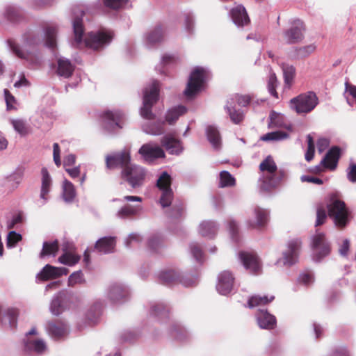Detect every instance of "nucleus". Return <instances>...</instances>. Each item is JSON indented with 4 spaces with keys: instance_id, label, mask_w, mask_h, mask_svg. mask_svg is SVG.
<instances>
[{
    "instance_id": "49530a36",
    "label": "nucleus",
    "mask_w": 356,
    "mask_h": 356,
    "mask_svg": "<svg viewBox=\"0 0 356 356\" xmlns=\"http://www.w3.org/2000/svg\"><path fill=\"white\" fill-rule=\"evenodd\" d=\"M63 250L65 252L59 257L58 259L59 263L72 266L79 261L81 258L79 255L67 252L66 249L64 248Z\"/></svg>"
},
{
    "instance_id": "13d9d810",
    "label": "nucleus",
    "mask_w": 356,
    "mask_h": 356,
    "mask_svg": "<svg viewBox=\"0 0 356 356\" xmlns=\"http://www.w3.org/2000/svg\"><path fill=\"white\" fill-rule=\"evenodd\" d=\"M85 282L84 275L81 270L72 273L68 277V286H74L76 284H81Z\"/></svg>"
},
{
    "instance_id": "864d4df0",
    "label": "nucleus",
    "mask_w": 356,
    "mask_h": 356,
    "mask_svg": "<svg viewBox=\"0 0 356 356\" xmlns=\"http://www.w3.org/2000/svg\"><path fill=\"white\" fill-rule=\"evenodd\" d=\"M279 85V81L277 79L275 74L270 70L268 80V92L275 98H278V93L276 91V88Z\"/></svg>"
},
{
    "instance_id": "72a5a7b5",
    "label": "nucleus",
    "mask_w": 356,
    "mask_h": 356,
    "mask_svg": "<svg viewBox=\"0 0 356 356\" xmlns=\"http://www.w3.org/2000/svg\"><path fill=\"white\" fill-rule=\"evenodd\" d=\"M149 315L157 317L160 321H165L169 317V311L164 304L154 302L150 306Z\"/></svg>"
},
{
    "instance_id": "b1692460",
    "label": "nucleus",
    "mask_w": 356,
    "mask_h": 356,
    "mask_svg": "<svg viewBox=\"0 0 356 356\" xmlns=\"http://www.w3.org/2000/svg\"><path fill=\"white\" fill-rule=\"evenodd\" d=\"M339 157L340 148L337 146L332 147L323 158L320 164L316 166V168L320 170L321 166H323L325 168L333 170L337 168Z\"/></svg>"
},
{
    "instance_id": "4be33fe9",
    "label": "nucleus",
    "mask_w": 356,
    "mask_h": 356,
    "mask_svg": "<svg viewBox=\"0 0 356 356\" xmlns=\"http://www.w3.org/2000/svg\"><path fill=\"white\" fill-rule=\"evenodd\" d=\"M268 211L259 207H255L252 211L253 217L248 221V225L252 229H261L268 220Z\"/></svg>"
},
{
    "instance_id": "09e8293b",
    "label": "nucleus",
    "mask_w": 356,
    "mask_h": 356,
    "mask_svg": "<svg viewBox=\"0 0 356 356\" xmlns=\"http://www.w3.org/2000/svg\"><path fill=\"white\" fill-rule=\"evenodd\" d=\"M289 135L284 131H277L267 133L261 136L260 140L263 141H280L287 139Z\"/></svg>"
},
{
    "instance_id": "473e14b6",
    "label": "nucleus",
    "mask_w": 356,
    "mask_h": 356,
    "mask_svg": "<svg viewBox=\"0 0 356 356\" xmlns=\"http://www.w3.org/2000/svg\"><path fill=\"white\" fill-rule=\"evenodd\" d=\"M218 229V226L216 222L205 220L200 224L198 231L201 236L208 238H212L216 236Z\"/></svg>"
},
{
    "instance_id": "79ce46f5",
    "label": "nucleus",
    "mask_w": 356,
    "mask_h": 356,
    "mask_svg": "<svg viewBox=\"0 0 356 356\" xmlns=\"http://www.w3.org/2000/svg\"><path fill=\"white\" fill-rule=\"evenodd\" d=\"M58 251V243L57 240L54 241H44L42 244V249L40 253V257L43 258L46 256L56 257Z\"/></svg>"
},
{
    "instance_id": "de8ad7c7",
    "label": "nucleus",
    "mask_w": 356,
    "mask_h": 356,
    "mask_svg": "<svg viewBox=\"0 0 356 356\" xmlns=\"http://www.w3.org/2000/svg\"><path fill=\"white\" fill-rule=\"evenodd\" d=\"M138 210L139 208L136 206L126 204L118 211L116 216L121 219H126L136 215Z\"/></svg>"
},
{
    "instance_id": "ddd939ff",
    "label": "nucleus",
    "mask_w": 356,
    "mask_h": 356,
    "mask_svg": "<svg viewBox=\"0 0 356 356\" xmlns=\"http://www.w3.org/2000/svg\"><path fill=\"white\" fill-rule=\"evenodd\" d=\"M291 26L283 33V38L288 44H293L300 42L304 39L305 30L302 21L295 19L291 21Z\"/></svg>"
},
{
    "instance_id": "680f3d73",
    "label": "nucleus",
    "mask_w": 356,
    "mask_h": 356,
    "mask_svg": "<svg viewBox=\"0 0 356 356\" xmlns=\"http://www.w3.org/2000/svg\"><path fill=\"white\" fill-rule=\"evenodd\" d=\"M170 334L179 340H182L186 337V331L179 325L175 324L170 329Z\"/></svg>"
},
{
    "instance_id": "aec40b11",
    "label": "nucleus",
    "mask_w": 356,
    "mask_h": 356,
    "mask_svg": "<svg viewBox=\"0 0 356 356\" xmlns=\"http://www.w3.org/2000/svg\"><path fill=\"white\" fill-rule=\"evenodd\" d=\"M258 326L264 330H273L277 326L276 317L270 314L267 309H259L255 314Z\"/></svg>"
},
{
    "instance_id": "bf43d9fd",
    "label": "nucleus",
    "mask_w": 356,
    "mask_h": 356,
    "mask_svg": "<svg viewBox=\"0 0 356 356\" xmlns=\"http://www.w3.org/2000/svg\"><path fill=\"white\" fill-rule=\"evenodd\" d=\"M3 92L7 111L17 110V102L15 97L8 89H4Z\"/></svg>"
},
{
    "instance_id": "0eeeda50",
    "label": "nucleus",
    "mask_w": 356,
    "mask_h": 356,
    "mask_svg": "<svg viewBox=\"0 0 356 356\" xmlns=\"http://www.w3.org/2000/svg\"><path fill=\"white\" fill-rule=\"evenodd\" d=\"M318 104V99L314 92L300 94L290 100V107L298 114L311 112Z\"/></svg>"
},
{
    "instance_id": "39448f33",
    "label": "nucleus",
    "mask_w": 356,
    "mask_h": 356,
    "mask_svg": "<svg viewBox=\"0 0 356 356\" xmlns=\"http://www.w3.org/2000/svg\"><path fill=\"white\" fill-rule=\"evenodd\" d=\"M159 82L156 80H154L144 88L143 106L140 108V115L143 118L147 120L153 118L152 107L159 99Z\"/></svg>"
},
{
    "instance_id": "7ed1b4c3",
    "label": "nucleus",
    "mask_w": 356,
    "mask_h": 356,
    "mask_svg": "<svg viewBox=\"0 0 356 356\" xmlns=\"http://www.w3.org/2000/svg\"><path fill=\"white\" fill-rule=\"evenodd\" d=\"M262 172H268L264 177L261 188L265 191H270L275 188L284 178L285 174L283 170L277 171V167L271 156H268L259 165Z\"/></svg>"
},
{
    "instance_id": "3c124183",
    "label": "nucleus",
    "mask_w": 356,
    "mask_h": 356,
    "mask_svg": "<svg viewBox=\"0 0 356 356\" xmlns=\"http://www.w3.org/2000/svg\"><path fill=\"white\" fill-rule=\"evenodd\" d=\"M102 307V302L98 301L95 302L90 307V308L86 312V318L88 319L89 322L94 323L97 320L101 311Z\"/></svg>"
},
{
    "instance_id": "393cba45",
    "label": "nucleus",
    "mask_w": 356,
    "mask_h": 356,
    "mask_svg": "<svg viewBox=\"0 0 356 356\" xmlns=\"http://www.w3.org/2000/svg\"><path fill=\"white\" fill-rule=\"evenodd\" d=\"M161 143L170 154L179 155L184 150L181 142L169 134L161 138Z\"/></svg>"
},
{
    "instance_id": "dca6fc26",
    "label": "nucleus",
    "mask_w": 356,
    "mask_h": 356,
    "mask_svg": "<svg viewBox=\"0 0 356 356\" xmlns=\"http://www.w3.org/2000/svg\"><path fill=\"white\" fill-rule=\"evenodd\" d=\"M234 276L229 270L220 272L217 277L216 289L218 293L222 296L229 295L234 289Z\"/></svg>"
},
{
    "instance_id": "bb28decb",
    "label": "nucleus",
    "mask_w": 356,
    "mask_h": 356,
    "mask_svg": "<svg viewBox=\"0 0 356 356\" xmlns=\"http://www.w3.org/2000/svg\"><path fill=\"white\" fill-rule=\"evenodd\" d=\"M165 36V32L161 26L158 25L145 35V44L151 48L161 43Z\"/></svg>"
},
{
    "instance_id": "052dcab7",
    "label": "nucleus",
    "mask_w": 356,
    "mask_h": 356,
    "mask_svg": "<svg viewBox=\"0 0 356 356\" xmlns=\"http://www.w3.org/2000/svg\"><path fill=\"white\" fill-rule=\"evenodd\" d=\"M22 235L17 233L15 231H10L7 236L6 245L8 248H11L16 245V244L22 240Z\"/></svg>"
},
{
    "instance_id": "7c9ffc66",
    "label": "nucleus",
    "mask_w": 356,
    "mask_h": 356,
    "mask_svg": "<svg viewBox=\"0 0 356 356\" xmlns=\"http://www.w3.org/2000/svg\"><path fill=\"white\" fill-rule=\"evenodd\" d=\"M24 350L28 353L40 355L47 350V344L42 339H26L24 341Z\"/></svg>"
},
{
    "instance_id": "c9c22d12",
    "label": "nucleus",
    "mask_w": 356,
    "mask_h": 356,
    "mask_svg": "<svg viewBox=\"0 0 356 356\" xmlns=\"http://www.w3.org/2000/svg\"><path fill=\"white\" fill-rule=\"evenodd\" d=\"M164 121H158L154 123L147 122L143 126L145 133L153 136H160L164 134Z\"/></svg>"
},
{
    "instance_id": "c756f323",
    "label": "nucleus",
    "mask_w": 356,
    "mask_h": 356,
    "mask_svg": "<svg viewBox=\"0 0 356 356\" xmlns=\"http://www.w3.org/2000/svg\"><path fill=\"white\" fill-rule=\"evenodd\" d=\"M74 70V66L69 59L65 57L58 58L56 72L59 76L67 79L72 76Z\"/></svg>"
},
{
    "instance_id": "cd10ccee",
    "label": "nucleus",
    "mask_w": 356,
    "mask_h": 356,
    "mask_svg": "<svg viewBox=\"0 0 356 356\" xmlns=\"http://www.w3.org/2000/svg\"><path fill=\"white\" fill-rule=\"evenodd\" d=\"M115 245V237L104 236L97 241L95 248L99 253L106 254L113 252Z\"/></svg>"
},
{
    "instance_id": "a18cd8bd",
    "label": "nucleus",
    "mask_w": 356,
    "mask_h": 356,
    "mask_svg": "<svg viewBox=\"0 0 356 356\" xmlns=\"http://www.w3.org/2000/svg\"><path fill=\"white\" fill-rule=\"evenodd\" d=\"M316 49L314 44H308L301 47H296L293 50L291 56L296 59H300L309 56Z\"/></svg>"
},
{
    "instance_id": "9b49d317",
    "label": "nucleus",
    "mask_w": 356,
    "mask_h": 356,
    "mask_svg": "<svg viewBox=\"0 0 356 356\" xmlns=\"http://www.w3.org/2000/svg\"><path fill=\"white\" fill-rule=\"evenodd\" d=\"M301 246L302 241L299 238L289 241L286 249L282 252V257L277 260L276 264L286 266L295 264L298 260Z\"/></svg>"
},
{
    "instance_id": "f3484780",
    "label": "nucleus",
    "mask_w": 356,
    "mask_h": 356,
    "mask_svg": "<svg viewBox=\"0 0 356 356\" xmlns=\"http://www.w3.org/2000/svg\"><path fill=\"white\" fill-rule=\"evenodd\" d=\"M129 295L128 286L122 283H113L107 289V298L115 303L127 301Z\"/></svg>"
},
{
    "instance_id": "4468645a",
    "label": "nucleus",
    "mask_w": 356,
    "mask_h": 356,
    "mask_svg": "<svg viewBox=\"0 0 356 356\" xmlns=\"http://www.w3.org/2000/svg\"><path fill=\"white\" fill-rule=\"evenodd\" d=\"M130 152L127 149H122L119 152H113L106 156V165L108 169L121 168L124 169L131 163Z\"/></svg>"
},
{
    "instance_id": "37998d69",
    "label": "nucleus",
    "mask_w": 356,
    "mask_h": 356,
    "mask_svg": "<svg viewBox=\"0 0 356 356\" xmlns=\"http://www.w3.org/2000/svg\"><path fill=\"white\" fill-rule=\"evenodd\" d=\"M22 175L18 173L13 174L8 177L3 183L6 191L10 193L16 189L22 181Z\"/></svg>"
},
{
    "instance_id": "1a4fd4ad",
    "label": "nucleus",
    "mask_w": 356,
    "mask_h": 356,
    "mask_svg": "<svg viewBox=\"0 0 356 356\" xmlns=\"http://www.w3.org/2000/svg\"><path fill=\"white\" fill-rule=\"evenodd\" d=\"M146 172L143 167L130 164L122 170L121 177L123 180L127 181L133 188H138L143 186Z\"/></svg>"
},
{
    "instance_id": "9d476101",
    "label": "nucleus",
    "mask_w": 356,
    "mask_h": 356,
    "mask_svg": "<svg viewBox=\"0 0 356 356\" xmlns=\"http://www.w3.org/2000/svg\"><path fill=\"white\" fill-rule=\"evenodd\" d=\"M311 247L312 259L316 262H320L329 255L331 251L330 243L323 233L318 232L312 237Z\"/></svg>"
},
{
    "instance_id": "20e7f679",
    "label": "nucleus",
    "mask_w": 356,
    "mask_h": 356,
    "mask_svg": "<svg viewBox=\"0 0 356 356\" xmlns=\"http://www.w3.org/2000/svg\"><path fill=\"white\" fill-rule=\"evenodd\" d=\"M327 207L328 216L334 225L339 229L344 228L350 220V213L345 202L332 197Z\"/></svg>"
},
{
    "instance_id": "a211bd4d",
    "label": "nucleus",
    "mask_w": 356,
    "mask_h": 356,
    "mask_svg": "<svg viewBox=\"0 0 356 356\" xmlns=\"http://www.w3.org/2000/svg\"><path fill=\"white\" fill-rule=\"evenodd\" d=\"M138 153L147 162H153L154 160L165 156L163 149L158 145L147 143L141 146Z\"/></svg>"
},
{
    "instance_id": "338daca9",
    "label": "nucleus",
    "mask_w": 356,
    "mask_h": 356,
    "mask_svg": "<svg viewBox=\"0 0 356 356\" xmlns=\"http://www.w3.org/2000/svg\"><path fill=\"white\" fill-rule=\"evenodd\" d=\"M299 282L309 286L312 284L314 281V275L312 273H301L298 277Z\"/></svg>"
},
{
    "instance_id": "ea45409f",
    "label": "nucleus",
    "mask_w": 356,
    "mask_h": 356,
    "mask_svg": "<svg viewBox=\"0 0 356 356\" xmlns=\"http://www.w3.org/2000/svg\"><path fill=\"white\" fill-rule=\"evenodd\" d=\"M186 111V107L182 105L172 107L168 111L165 115L166 122L170 124H172L181 115H184Z\"/></svg>"
},
{
    "instance_id": "f257e3e1",
    "label": "nucleus",
    "mask_w": 356,
    "mask_h": 356,
    "mask_svg": "<svg viewBox=\"0 0 356 356\" xmlns=\"http://www.w3.org/2000/svg\"><path fill=\"white\" fill-rule=\"evenodd\" d=\"M58 26L56 24H46L40 31H29L24 35V45L21 47L13 40H8L10 51L18 58L26 60L31 65L40 63L37 47L43 44L44 47L54 50L57 47Z\"/></svg>"
},
{
    "instance_id": "8fccbe9b",
    "label": "nucleus",
    "mask_w": 356,
    "mask_h": 356,
    "mask_svg": "<svg viewBox=\"0 0 356 356\" xmlns=\"http://www.w3.org/2000/svg\"><path fill=\"white\" fill-rule=\"evenodd\" d=\"M189 250L191 254L195 260L200 264H202L204 261V253L202 246L197 242H192L189 245Z\"/></svg>"
},
{
    "instance_id": "a19ab883",
    "label": "nucleus",
    "mask_w": 356,
    "mask_h": 356,
    "mask_svg": "<svg viewBox=\"0 0 356 356\" xmlns=\"http://www.w3.org/2000/svg\"><path fill=\"white\" fill-rule=\"evenodd\" d=\"M274 299V296H252L248 299V307L252 309L257 306L265 305L272 302Z\"/></svg>"
},
{
    "instance_id": "c85d7f7f",
    "label": "nucleus",
    "mask_w": 356,
    "mask_h": 356,
    "mask_svg": "<svg viewBox=\"0 0 356 356\" xmlns=\"http://www.w3.org/2000/svg\"><path fill=\"white\" fill-rule=\"evenodd\" d=\"M65 298V293L63 291L54 296L49 306V310L53 315L59 316L66 309Z\"/></svg>"
},
{
    "instance_id": "4d7b16f0",
    "label": "nucleus",
    "mask_w": 356,
    "mask_h": 356,
    "mask_svg": "<svg viewBox=\"0 0 356 356\" xmlns=\"http://www.w3.org/2000/svg\"><path fill=\"white\" fill-rule=\"evenodd\" d=\"M198 277L195 275H183L180 272L178 283L181 284L185 287L194 286L197 284Z\"/></svg>"
},
{
    "instance_id": "e433bc0d",
    "label": "nucleus",
    "mask_w": 356,
    "mask_h": 356,
    "mask_svg": "<svg viewBox=\"0 0 356 356\" xmlns=\"http://www.w3.org/2000/svg\"><path fill=\"white\" fill-rule=\"evenodd\" d=\"M62 197L67 203H72L76 195L74 186L67 179H65L62 185Z\"/></svg>"
},
{
    "instance_id": "a878e982",
    "label": "nucleus",
    "mask_w": 356,
    "mask_h": 356,
    "mask_svg": "<svg viewBox=\"0 0 356 356\" xmlns=\"http://www.w3.org/2000/svg\"><path fill=\"white\" fill-rule=\"evenodd\" d=\"M229 15L232 22L238 27H243L250 22L248 13L243 5H237L233 7Z\"/></svg>"
},
{
    "instance_id": "4c0bfd02",
    "label": "nucleus",
    "mask_w": 356,
    "mask_h": 356,
    "mask_svg": "<svg viewBox=\"0 0 356 356\" xmlns=\"http://www.w3.org/2000/svg\"><path fill=\"white\" fill-rule=\"evenodd\" d=\"M234 102L233 99H231L227 101V104L225 106V110L227 111V113L229 114L231 120L234 124H239L244 118L243 112L240 109H236L233 104Z\"/></svg>"
},
{
    "instance_id": "c03bdc74",
    "label": "nucleus",
    "mask_w": 356,
    "mask_h": 356,
    "mask_svg": "<svg viewBox=\"0 0 356 356\" xmlns=\"http://www.w3.org/2000/svg\"><path fill=\"white\" fill-rule=\"evenodd\" d=\"M147 247L154 252H160L164 248L162 237L157 234L150 236L147 240Z\"/></svg>"
},
{
    "instance_id": "f8f14e48",
    "label": "nucleus",
    "mask_w": 356,
    "mask_h": 356,
    "mask_svg": "<svg viewBox=\"0 0 356 356\" xmlns=\"http://www.w3.org/2000/svg\"><path fill=\"white\" fill-rule=\"evenodd\" d=\"M171 184V176L166 171L162 172L156 180V186L161 192L160 203L163 208L169 207L173 198Z\"/></svg>"
},
{
    "instance_id": "2eb2a0df",
    "label": "nucleus",
    "mask_w": 356,
    "mask_h": 356,
    "mask_svg": "<svg viewBox=\"0 0 356 356\" xmlns=\"http://www.w3.org/2000/svg\"><path fill=\"white\" fill-rule=\"evenodd\" d=\"M69 270L65 267H56L50 264H46L40 272L36 274L37 283L43 282L49 280L59 278L62 275L68 273Z\"/></svg>"
},
{
    "instance_id": "6e6d98bb",
    "label": "nucleus",
    "mask_w": 356,
    "mask_h": 356,
    "mask_svg": "<svg viewBox=\"0 0 356 356\" xmlns=\"http://www.w3.org/2000/svg\"><path fill=\"white\" fill-rule=\"evenodd\" d=\"M11 124L16 132L20 135H25L28 132L26 121L22 119H13Z\"/></svg>"
},
{
    "instance_id": "423d86ee",
    "label": "nucleus",
    "mask_w": 356,
    "mask_h": 356,
    "mask_svg": "<svg viewBox=\"0 0 356 356\" xmlns=\"http://www.w3.org/2000/svg\"><path fill=\"white\" fill-rule=\"evenodd\" d=\"M26 22V16L22 9L13 4L6 5L0 10V25L5 29H9Z\"/></svg>"
},
{
    "instance_id": "f03ea898",
    "label": "nucleus",
    "mask_w": 356,
    "mask_h": 356,
    "mask_svg": "<svg viewBox=\"0 0 356 356\" xmlns=\"http://www.w3.org/2000/svg\"><path fill=\"white\" fill-rule=\"evenodd\" d=\"M79 13L80 17L76 16L72 20L74 39L71 42V45L79 47L84 42L87 47L95 51H101L108 47L114 36L113 31L110 30L102 29L89 32L86 35L84 40H83L84 28L82 17L84 13L82 10H80Z\"/></svg>"
},
{
    "instance_id": "0e129e2a",
    "label": "nucleus",
    "mask_w": 356,
    "mask_h": 356,
    "mask_svg": "<svg viewBox=\"0 0 356 356\" xmlns=\"http://www.w3.org/2000/svg\"><path fill=\"white\" fill-rule=\"evenodd\" d=\"M143 240L142 236L137 233H131L124 241V245L127 248L132 247V243H140Z\"/></svg>"
},
{
    "instance_id": "6e6552de",
    "label": "nucleus",
    "mask_w": 356,
    "mask_h": 356,
    "mask_svg": "<svg viewBox=\"0 0 356 356\" xmlns=\"http://www.w3.org/2000/svg\"><path fill=\"white\" fill-rule=\"evenodd\" d=\"M208 71L201 67H195L191 72L184 95L187 97H192L199 92L203 88L207 78Z\"/></svg>"
},
{
    "instance_id": "412c9836",
    "label": "nucleus",
    "mask_w": 356,
    "mask_h": 356,
    "mask_svg": "<svg viewBox=\"0 0 356 356\" xmlns=\"http://www.w3.org/2000/svg\"><path fill=\"white\" fill-rule=\"evenodd\" d=\"M239 259L245 268L249 270L250 273L258 274L261 272V262L256 254L242 252L239 254Z\"/></svg>"
},
{
    "instance_id": "5701e85b",
    "label": "nucleus",
    "mask_w": 356,
    "mask_h": 356,
    "mask_svg": "<svg viewBox=\"0 0 356 356\" xmlns=\"http://www.w3.org/2000/svg\"><path fill=\"white\" fill-rule=\"evenodd\" d=\"M47 332L54 339H60L69 334L68 325L63 321H49L45 326Z\"/></svg>"
},
{
    "instance_id": "e2e57ef3",
    "label": "nucleus",
    "mask_w": 356,
    "mask_h": 356,
    "mask_svg": "<svg viewBox=\"0 0 356 356\" xmlns=\"http://www.w3.org/2000/svg\"><path fill=\"white\" fill-rule=\"evenodd\" d=\"M42 173V189L47 190L50 191V187L51 185V178L46 168H42L41 170Z\"/></svg>"
},
{
    "instance_id": "69168bd1",
    "label": "nucleus",
    "mask_w": 356,
    "mask_h": 356,
    "mask_svg": "<svg viewBox=\"0 0 356 356\" xmlns=\"http://www.w3.org/2000/svg\"><path fill=\"white\" fill-rule=\"evenodd\" d=\"M327 218V213L324 208L318 207L316 211V220L315 226L323 225Z\"/></svg>"
},
{
    "instance_id": "2f4dec72",
    "label": "nucleus",
    "mask_w": 356,
    "mask_h": 356,
    "mask_svg": "<svg viewBox=\"0 0 356 356\" xmlns=\"http://www.w3.org/2000/svg\"><path fill=\"white\" fill-rule=\"evenodd\" d=\"M180 271L177 269H168L161 271L159 274V281L165 285H170L178 283Z\"/></svg>"
},
{
    "instance_id": "f704fd0d",
    "label": "nucleus",
    "mask_w": 356,
    "mask_h": 356,
    "mask_svg": "<svg viewBox=\"0 0 356 356\" xmlns=\"http://www.w3.org/2000/svg\"><path fill=\"white\" fill-rule=\"evenodd\" d=\"M281 68L283 72L284 87L290 88L296 76V68L293 65L282 63Z\"/></svg>"
},
{
    "instance_id": "5fc2aeb1",
    "label": "nucleus",
    "mask_w": 356,
    "mask_h": 356,
    "mask_svg": "<svg viewBox=\"0 0 356 356\" xmlns=\"http://www.w3.org/2000/svg\"><path fill=\"white\" fill-rule=\"evenodd\" d=\"M107 8L119 10L122 8L129 0H99Z\"/></svg>"
},
{
    "instance_id": "6ab92c4d",
    "label": "nucleus",
    "mask_w": 356,
    "mask_h": 356,
    "mask_svg": "<svg viewBox=\"0 0 356 356\" xmlns=\"http://www.w3.org/2000/svg\"><path fill=\"white\" fill-rule=\"evenodd\" d=\"M123 113L120 111H106L102 115V124L104 128L109 132H114L122 128L120 124Z\"/></svg>"
},
{
    "instance_id": "58836bf2",
    "label": "nucleus",
    "mask_w": 356,
    "mask_h": 356,
    "mask_svg": "<svg viewBox=\"0 0 356 356\" xmlns=\"http://www.w3.org/2000/svg\"><path fill=\"white\" fill-rule=\"evenodd\" d=\"M206 134L213 148L219 149L221 145V138L217 128L211 125L208 126L206 129Z\"/></svg>"
},
{
    "instance_id": "774afa93",
    "label": "nucleus",
    "mask_w": 356,
    "mask_h": 356,
    "mask_svg": "<svg viewBox=\"0 0 356 356\" xmlns=\"http://www.w3.org/2000/svg\"><path fill=\"white\" fill-rule=\"evenodd\" d=\"M282 118V117L280 115V114L272 111L269 116V126L270 127H281L282 123L280 122V120Z\"/></svg>"
},
{
    "instance_id": "603ef678",
    "label": "nucleus",
    "mask_w": 356,
    "mask_h": 356,
    "mask_svg": "<svg viewBox=\"0 0 356 356\" xmlns=\"http://www.w3.org/2000/svg\"><path fill=\"white\" fill-rule=\"evenodd\" d=\"M235 185L234 177L226 170H223L220 173L219 187L225 188Z\"/></svg>"
}]
</instances>
